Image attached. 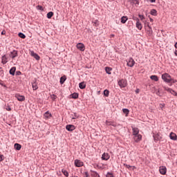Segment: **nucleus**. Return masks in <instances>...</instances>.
Segmentation results:
<instances>
[{
    "mask_svg": "<svg viewBox=\"0 0 177 177\" xmlns=\"http://www.w3.org/2000/svg\"><path fill=\"white\" fill-rule=\"evenodd\" d=\"M171 75L169 73H165L162 75V80L165 82L166 84H171Z\"/></svg>",
    "mask_w": 177,
    "mask_h": 177,
    "instance_id": "f257e3e1",
    "label": "nucleus"
},
{
    "mask_svg": "<svg viewBox=\"0 0 177 177\" xmlns=\"http://www.w3.org/2000/svg\"><path fill=\"white\" fill-rule=\"evenodd\" d=\"M118 85L120 88H125L128 85V82L126 80L122 79L118 81Z\"/></svg>",
    "mask_w": 177,
    "mask_h": 177,
    "instance_id": "f03ea898",
    "label": "nucleus"
},
{
    "mask_svg": "<svg viewBox=\"0 0 177 177\" xmlns=\"http://www.w3.org/2000/svg\"><path fill=\"white\" fill-rule=\"evenodd\" d=\"M128 67H133L135 66V60L133 58L130 57L126 60Z\"/></svg>",
    "mask_w": 177,
    "mask_h": 177,
    "instance_id": "7ed1b4c3",
    "label": "nucleus"
},
{
    "mask_svg": "<svg viewBox=\"0 0 177 177\" xmlns=\"http://www.w3.org/2000/svg\"><path fill=\"white\" fill-rule=\"evenodd\" d=\"M17 56H19V51H17L16 50H13L12 51H10L9 57L11 59H15V58L17 57Z\"/></svg>",
    "mask_w": 177,
    "mask_h": 177,
    "instance_id": "20e7f679",
    "label": "nucleus"
},
{
    "mask_svg": "<svg viewBox=\"0 0 177 177\" xmlns=\"http://www.w3.org/2000/svg\"><path fill=\"white\" fill-rule=\"evenodd\" d=\"M153 138L154 142H156V143H157V142H158L159 140H161V139H162V138L160 136V133H157L156 134L153 133Z\"/></svg>",
    "mask_w": 177,
    "mask_h": 177,
    "instance_id": "39448f33",
    "label": "nucleus"
},
{
    "mask_svg": "<svg viewBox=\"0 0 177 177\" xmlns=\"http://www.w3.org/2000/svg\"><path fill=\"white\" fill-rule=\"evenodd\" d=\"M159 172L161 175H166L167 174V167L160 166L159 167Z\"/></svg>",
    "mask_w": 177,
    "mask_h": 177,
    "instance_id": "423d86ee",
    "label": "nucleus"
},
{
    "mask_svg": "<svg viewBox=\"0 0 177 177\" xmlns=\"http://www.w3.org/2000/svg\"><path fill=\"white\" fill-rule=\"evenodd\" d=\"M75 167H77V168H80V167H84V162L78 159L75 160Z\"/></svg>",
    "mask_w": 177,
    "mask_h": 177,
    "instance_id": "0eeeda50",
    "label": "nucleus"
},
{
    "mask_svg": "<svg viewBox=\"0 0 177 177\" xmlns=\"http://www.w3.org/2000/svg\"><path fill=\"white\" fill-rule=\"evenodd\" d=\"M15 97L19 102H24L26 100V97L24 95H20V94H15Z\"/></svg>",
    "mask_w": 177,
    "mask_h": 177,
    "instance_id": "6e6552de",
    "label": "nucleus"
},
{
    "mask_svg": "<svg viewBox=\"0 0 177 177\" xmlns=\"http://www.w3.org/2000/svg\"><path fill=\"white\" fill-rule=\"evenodd\" d=\"M66 129L68 132H73L75 129V127L73 124H67L66 126Z\"/></svg>",
    "mask_w": 177,
    "mask_h": 177,
    "instance_id": "1a4fd4ad",
    "label": "nucleus"
},
{
    "mask_svg": "<svg viewBox=\"0 0 177 177\" xmlns=\"http://www.w3.org/2000/svg\"><path fill=\"white\" fill-rule=\"evenodd\" d=\"M136 28L138 30H142L143 28V25L142 23H140V21L139 20V18H136Z\"/></svg>",
    "mask_w": 177,
    "mask_h": 177,
    "instance_id": "9d476101",
    "label": "nucleus"
},
{
    "mask_svg": "<svg viewBox=\"0 0 177 177\" xmlns=\"http://www.w3.org/2000/svg\"><path fill=\"white\" fill-rule=\"evenodd\" d=\"M76 48H77L79 50H81V52H84V50H85V45L82 43H78L76 45Z\"/></svg>",
    "mask_w": 177,
    "mask_h": 177,
    "instance_id": "9b49d317",
    "label": "nucleus"
},
{
    "mask_svg": "<svg viewBox=\"0 0 177 177\" xmlns=\"http://www.w3.org/2000/svg\"><path fill=\"white\" fill-rule=\"evenodd\" d=\"M30 56L37 60H39V59H41V57H39L37 53L34 52V50L30 51Z\"/></svg>",
    "mask_w": 177,
    "mask_h": 177,
    "instance_id": "f8f14e48",
    "label": "nucleus"
},
{
    "mask_svg": "<svg viewBox=\"0 0 177 177\" xmlns=\"http://www.w3.org/2000/svg\"><path fill=\"white\" fill-rule=\"evenodd\" d=\"M133 140L136 142V143H139V142L142 140V135L138 134L137 136H134Z\"/></svg>",
    "mask_w": 177,
    "mask_h": 177,
    "instance_id": "ddd939ff",
    "label": "nucleus"
},
{
    "mask_svg": "<svg viewBox=\"0 0 177 177\" xmlns=\"http://www.w3.org/2000/svg\"><path fill=\"white\" fill-rule=\"evenodd\" d=\"M110 159V155L107 153H104L102 156V160H104V161H107Z\"/></svg>",
    "mask_w": 177,
    "mask_h": 177,
    "instance_id": "4468645a",
    "label": "nucleus"
},
{
    "mask_svg": "<svg viewBox=\"0 0 177 177\" xmlns=\"http://www.w3.org/2000/svg\"><path fill=\"white\" fill-rule=\"evenodd\" d=\"M132 131H133V135L134 136L139 135V129L138 127H132Z\"/></svg>",
    "mask_w": 177,
    "mask_h": 177,
    "instance_id": "2eb2a0df",
    "label": "nucleus"
},
{
    "mask_svg": "<svg viewBox=\"0 0 177 177\" xmlns=\"http://www.w3.org/2000/svg\"><path fill=\"white\" fill-rule=\"evenodd\" d=\"M169 138L171 140H177V136L174 132L170 133Z\"/></svg>",
    "mask_w": 177,
    "mask_h": 177,
    "instance_id": "dca6fc26",
    "label": "nucleus"
},
{
    "mask_svg": "<svg viewBox=\"0 0 177 177\" xmlns=\"http://www.w3.org/2000/svg\"><path fill=\"white\" fill-rule=\"evenodd\" d=\"M1 63L2 64H6V63H8V57H6V55L1 57Z\"/></svg>",
    "mask_w": 177,
    "mask_h": 177,
    "instance_id": "f3484780",
    "label": "nucleus"
},
{
    "mask_svg": "<svg viewBox=\"0 0 177 177\" xmlns=\"http://www.w3.org/2000/svg\"><path fill=\"white\" fill-rule=\"evenodd\" d=\"M79 88L80 89H85V88H86V83L85 82L79 83Z\"/></svg>",
    "mask_w": 177,
    "mask_h": 177,
    "instance_id": "a211bd4d",
    "label": "nucleus"
},
{
    "mask_svg": "<svg viewBox=\"0 0 177 177\" xmlns=\"http://www.w3.org/2000/svg\"><path fill=\"white\" fill-rule=\"evenodd\" d=\"M9 74H10V75H15V74H16V67L15 66H13L10 69Z\"/></svg>",
    "mask_w": 177,
    "mask_h": 177,
    "instance_id": "6ab92c4d",
    "label": "nucleus"
},
{
    "mask_svg": "<svg viewBox=\"0 0 177 177\" xmlns=\"http://www.w3.org/2000/svg\"><path fill=\"white\" fill-rule=\"evenodd\" d=\"M44 116L46 120H48L50 118V117H52V113H50L49 111H47L46 112L44 113Z\"/></svg>",
    "mask_w": 177,
    "mask_h": 177,
    "instance_id": "aec40b11",
    "label": "nucleus"
},
{
    "mask_svg": "<svg viewBox=\"0 0 177 177\" xmlns=\"http://www.w3.org/2000/svg\"><path fill=\"white\" fill-rule=\"evenodd\" d=\"M112 71H113V68L109 67V66L105 67V71L106 74H109V75H111Z\"/></svg>",
    "mask_w": 177,
    "mask_h": 177,
    "instance_id": "412c9836",
    "label": "nucleus"
},
{
    "mask_svg": "<svg viewBox=\"0 0 177 177\" xmlns=\"http://www.w3.org/2000/svg\"><path fill=\"white\" fill-rule=\"evenodd\" d=\"M106 124L108 126L114 127L115 128V127H117V124H115V122H110L109 120L106 121Z\"/></svg>",
    "mask_w": 177,
    "mask_h": 177,
    "instance_id": "4be33fe9",
    "label": "nucleus"
},
{
    "mask_svg": "<svg viewBox=\"0 0 177 177\" xmlns=\"http://www.w3.org/2000/svg\"><path fill=\"white\" fill-rule=\"evenodd\" d=\"M92 177H100L99 173L96 171L91 170Z\"/></svg>",
    "mask_w": 177,
    "mask_h": 177,
    "instance_id": "5701e85b",
    "label": "nucleus"
},
{
    "mask_svg": "<svg viewBox=\"0 0 177 177\" xmlns=\"http://www.w3.org/2000/svg\"><path fill=\"white\" fill-rule=\"evenodd\" d=\"M150 79L152 81H155V82H158V76L156 75H153L150 76Z\"/></svg>",
    "mask_w": 177,
    "mask_h": 177,
    "instance_id": "b1692460",
    "label": "nucleus"
},
{
    "mask_svg": "<svg viewBox=\"0 0 177 177\" xmlns=\"http://www.w3.org/2000/svg\"><path fill=\"white\" fill-rule=\"evenodd\" d=\"M127 21H128V17L123 16L121 17L120 21L122 24H125V23H127Z\"/></svg>",
    "mask_w": 177,
    "mask_h": 177,
    "instance_id": "393cba45",
    "label": "nucleus"
},
{
    "mask_svg": "<svg viewBox=\"0 0 177 177\" xmlns=\"http://www.w3.org/2000/svg\"><path fill=\"white\" fill-rule=\"evenodd\" d=\"M66 80H67V77L65 75L61 77L60 80H59L61 85H63V84H64V82H66Z\"/></svg>",
    "mask_w": 177,
    "mask_h": 177,
    "instance_id": "a878e982",
    "label": "nucleus"
},
{
    "mask_svg": "<svg viewBox=\"0 0 177 177\" xmlns=\"http://www.w3.org/2000/svg\"><path fill=\"white\" fill-rule=\"evenodd\" d=\"M72 120H77L80 118V115H77V113L74 112L73 114H71Z\"/></svg>",
    "mask_w": 177,
    "mask_h": 177,
    "instance_id": "bb28decb",
    "label": "nucleus"
},
{
    "mask_svg": "<svg viewBox=\"0 0 177 177\" xmlns=\"http://www.w3.org/2000/svg\"><path fill=\"white\" fill-rule=\"evenodd\" d=\"M14 147H15V150H21V145H20L19 143H15L14 145Z\"/></svg>",
    "mask_w": 177,
    "mask_h": 177,
    "instance_id": "cd10ccee",
    "label": "nucleus"
},
{
    "mask_svg": "<svg viewBox=\"0 0 177 177\" xmlns=\"http://www.w3.org/2000/svg\"><path fill=\"white\" fill-rule=\"evenodd\" d=\"M72 99H78L80 94L78 93H73L71 95Z\"/></svg>",
    "mask_w": 177,
    "mask_h": 177,
    "instance_id": "c85d7f7f",
    "label": "nucleus"
},
{
    "mask_svg": "<svg viewBox=\"0 0 177 177\" xmlns=\"http://www.w3.org/2000/svg\"><path fill=\"white\" fill-rule=\"evenodd\" d=\"M163 88L165 91H167V92H169V93H172V92H174V90L169 87L163 86Z\"/></svg>",
    "mask_w": 177,
    "mask_h": 177,
    "instance_id": "c756f323",
    "label": "nucleus"
},
{
    "mask_svg": "<svg viewBox=\"0 0 177 177\" xmlns=\"http://www.w3.org/2000/svg\"><path fill=\"white\" fill-rule=\"evenodd\" d=\"M163 88L165 91H167V92H169V93H172V92H174V90L169 87L163 86Z\"/></svg>",
    "mask_w": 177,
    "mask_h": 177,
    "instance_id": "7c9ffc66",
    "label": "nucleus"
},
{
    "mask_svg": "<svg viewBox=\"0 0 177 177\" xmlns=\"http://www.w3.org/2000/svg\"><path fill=\"white\" fill-rule=\"evenodd\" d=\"M32 88L33 91H37L38 89V84L35 82L32 83Z\"/></svg>",
    "mask_w": 177,
    "mask_h": 177,
    "instance_id": "2f4dec72",
    "label": "nucleus"
},
{
    "mask_svg": "<svg viewBox=\"0 0 177 177\" xmlns=\"http://www.w3.org/2000/svg\"><path fill=\"white\" fill-rule=\"evenodd\" d=\"M131 5H139V1L138 0H129Z\"/></svg>",
    "mask_w": 177,
    "mask_h": 177,
    "instance_id": "473e14b6",
    "label": "nucleus"
},
{
    "mask_svg": "<svg viewBox=\"0 0 177 177\" xmlns=\"http://www.w3.org/2000/svg\"><path fill=\"white\" fill-rule=\"evenodd\" d=\"M150 15H151L152 16H157V10L156 9L151 10Z\"/></svg>",
    "mask_w": 177,
    "mask_h": 177,
    "instance_id": "72a5a7b5",
    "label": "nucleus"
},
{
    "mask_svg": "<svg viewBox=\"0 0 177 177\" xmlns=\"http://www.w3.org/2000/svg\"><path fill=\"white\" fill-rule=\"evenodd\" d=\"M53 12L50 11L47 13V19H52V17H53Z\"/></svg>",
    "mask_w": 177,
    "mask_h": 177,
    "instance_id": "f704fd0d",
    "label": "nucleus"
},
{
    "mask_svg": "<svg viewBox=\"0 0 177 177\" xmlns=\"http://www.w3.org/2000/svg\"><path fill=\"white\" fill-rule=\"evenodd\" d=\"M122 111H123L124 114L126 115V117H128V115L129 114V109L124 108L122 109Z\"/></svg>",
    "mask_w": 177,
    "mask_h": 177,
    "instance_id": "c9c22d12",
    "label": "nucleus"
},
{
    "mask_svg": "<svg viewBox=\"0 0 177 177\" xmlns=\"http://www.w3.org/2000/svg\"><path fill=\"white\" fill-rule=\"evenodd\" d=\"M18 36L22 39H26V35L23 32H19Z\"/></svg>",
    "mask_w": 177,
    "mask_h": 177,
    "instance_id": "e433bc0d",
    "label": "nucleus"
},
{
    "mask_svg": "<svg viewBox=\"0 0 177 177\" xmlns=\"http://www.w3.org/2000/svg\"><path fill=\"white\" fill-rule=\"evenodd\" d=\"M109 95H110V91L108 89H105L104 91V96H106V97H109Z\"/></svg>",
    "mask_w": 177,
    "mask_h": 177,
    "instance_id": "4c0bfd02",
    "label": "nucleus"
},
{
    "mask_svg": "<svg viewBox=\"0 0 177 177\" xmlns=\"http://www.w3.org/2000/svg\"><path fill=\"white\" fill-rule=\"evenodd\" d=\"M62 172L64 175V176H66V177L68 176V171H67V170L62 169Z\"/></svg>",
    "mask_w": 177,
    "mask_h": 177,
    "instance_id": "58836bf2",
    "label": "nucleus"
},
{
    "mask_svg": "<svg viewBox=\"0 0 177 177\" xmlns=\"http://www.w3.org/2000/svg\"><path fill=\"white\" fill-rule=\"evenodd\" d=\"M124 166L126 168H128V169H129L130 168H133V169H135L136 168V167H135V166H131V165H127V164H124Z\"/></svg>",
    "mask_w": 177,
    "mask_h": 177,
    "instance_id": "ea45409f",
    "label": "nucleus"
},
{
    "mask_svg": "<svg viewBox=\"0 0 177 177\" xmlns=\"http://www.w3.org/2000/svg\"><path fill=\"white\" fill-rule=\"evenodd\" d=\"M50 99H52V100L53 102H55V100H56V99H57V95H55V94H53V95H50Z\"/></svg>",
    "mask_w": 177,
    "mask_h": 177,
    "instance_id": "a19ab883",
    "label": "nucleus"
},
{
    "mask_svg": "<svg viewBox=\"0 0 177 177\" xmlns=\"http://www.w3.org/2000/svg\"><path fill=\"white\" fill-rule=\"evenodd\" d=\"M147 27L149 28V30H148V32H149V34H151V32H153V30L151 29V26H150L149 23H147Z\"/></svg>",
    "mask_w": 177,
    "mask_h": 177,
    "instance_id": "79ce46f5",
    "label": "nucleus"
},
{
    "mask_svg": "<svg viewBox=\"0 0 177 177\" xmlns=\"http://www.w3.org/2000/svg\"><path fill=\"white\" fill-rule=\"evenodd\" d=\"M106 177H114V174H113V173L111 172H107Z\"/></svg>",
    "mask_w": 177,
    "mask_h": 177,
    "instance_id": "37998d69",
    "label": "nucleus"
},
{
    "mask_svg": "<svg viewBox=\"0 0 177 177\" xmlns=\"http://www.w3.org/2000/svg\"><path fill=\"white\" fill-rule=\"evenodd\" d=\"M5 73H3V70H2V67H0V77H3Z\"/></svg>",
    "mask_w": 177,
    "mask_h": 177,
    "instance_id": "c03bdc74",
    "label": "nucleus"
},
{
    "mask_svg": "<svg viewBox=\"0 0 177 177\" xmlns=\"http://www.w3.org/2000/svg\"><path fill=\"white\" fill-rule=\"evenodd\" d=\"M176 82H177V80H175V79H174V78H171V82H170V84H176Z\"/></svg>",
    "mask_w": 177,
    "mask_h": 177,
    "instance_id": "a18cd8bd",
    "label": "nucleus"
},
{
    "mask_svg": "<svg viewBox=\"0 0 177 177\" xmlns=\"http://www.w3.org/2000/svg\"><path fill=\"white\" fill-rule=\"evenodd\" d=\"M159 107L160 110H163L164 107H165V104H160Z\"/></svg>",
    "mask_w": 177,
    "mask_h": 177,
    "instance_id": "49530a36",
    "label": "nucleus"
},
{
    "mask_svg": "<svg viewBox=\"0 0 177 177\" xmlns=\"http://www.w3.org/2000/svg\"><path fill=\"white\" fill-rule=\"evenodd\" d=\"M6 110H7V111H12V108H10V105H7Z\"/></svg>",
    "mask_w": 177,
    "mask_h": 177,
    "instance_id": "de8ad7c7",
    "label": "nucleus"
},
{
    "mask_svg": "<svg viewBox=\"0 0 177 177\" xmlns=\"http://www.w3.org/2000/svg\"><path fill=\"white\" fill-rule=\"evenodd\" d=\"M94 26H95V27H97V26H99V21L95 20V21H94Z\"/></svg>",
    "mask_w": 177,
    "mask_h": 177,
    "instance_id": "09e8293b",
    "label": "nucleus"
},
{
    "mask_svg": "<svg viewBox=\"0 0 177 177\" xmlns=\"http://www.w3.org/2000/svg\"><path fill=\"white\" fill-rule=\"evenodd\" d=\"M139 18L140 20H145V15H138Z\"/></svg>",
    "mask_w": 177,
    "mask_h": 177,
    "instance_id": "8fccbe9b",
    "label": "nucleus"
},
{
    "mask_svg": "<svg viewBox=\"0 0 177 177\" xmlns=\"http://www.w3.org/2000/svg\"><path fill=\"white\" fill-rule=\"evenodd\" d=\"M37 9L39 10H44V8L42 7V6H37Z\"/></svg>",
    "mask_w": 177,
    "mask_h": 177,
    "instance_id": "3c124183",
    "label": "nucleus"
},
{
    "mask_svg": "<svg viewBox=\"0 0 177 177\" xmlns=\"http://www.w3.org/2000/svg\"><path fill=\"white\" fill-rule=\"evenodd\" d=\"M3 161V155L0 154V162Z\"/></svg>",
    "mask_w": 177,
    "mask_h": 177,
    "instance_id": "603ef678",
    "label": "nucleus"
},
{
    "mask_svg": "<svg viewBox=\"0 0 177 177\" xmlns=\"http://www.w3.org/2000/svg\"><path fill=\"white\" fill-rule=\"evenodd\" d=\"M171 95H174V96H177L176 91H174V92L170 93Z\"/></svg>",
    "mask_w": 177,
    "mask_h": 177,
    "instance_id": "864d4df0",
    "label": "nucleus"
},
{
    "mask_svg": "<svg viewBox=\"0 0 177 177\" xmlns=\"http://www.w3.org/2000/svg\"><path fill=\"white\" fill-rule=\"evenodd\" d=\"M16 75H21V72L20 71H17Z\"/></svg>",
    "mask_w": 177,
    "mask_h": 177,
    "instance_id": "5fc2aeb1",
    "label": "nucleus"
},
{
    "mask_svg": "<svg viewBox=\"0 0 177 177\" xmlns=\"http://www.w3.org/2000/svg\"><path fill=\"white\" fill-rule=\"evenodd\" d=\"M85 177H89V173L88 171L84 172Z\"/></svg>",
    "mask_w": 177,
    "mask_h": 177,
    "instance_id": "6e6d98bb",
    "label": "nucleus"
},
{
    "mask_svg": "<svg viewBox=\"0 0 177 177\" xmlns=\"http://www.w3.org/2000/svg\"><path fill=\"white\" fill-rule=\"evenodd\" d=\"M136 93H139L140 92V90L139 88H137L136 91H135Z\"/></svg>",
    "mask_w": 177,
    "mask_h": 177,
    "instance_id": "4d7b16f0",
    "label": "nucleus"
},
{
    "mask_svg": "<svg viewBox=\"0 0 177 177\" xmlns=\"http://www.w3.org/2000/svg\"><path fill=\"white\" fill-rule=\"evenodd\" d=\"M156 95H158V96H161V95H160V90H158V91H156Z\"/></svg>",
    "mask_w": 177,
    "mask_h": 177,
    "instance_id": "13d9d810",
    "label": "nucleus"
},
{
    "mask_svg": "<svg viewBox=\"0 0 177 177\" xmlns=\"http://www.w3.org/2000/svg\"><path fill=\"white\" fill-rule=\"evenodd\" d=\"M151 3H154L156 2V0H149Z\"/></svg>",
    "mask_w": 177,
    "mask_h": 177,
    "instance_id": "bf43d9fd",
    "label": "nucleus"
},
{
    "mask_svg": "<svg viewBox=\"0 0 177 177\" xmlns=\"http://www.w3.org/2000/svg\"><path fill=\"white\" fill-rule=\"evenodd\" d=\"M114 37H115V35L114 34H111V35H110V37H111V38H114Z\"/></svg>",
    "mask_w": 177,
    "mask_h": 177,
    "instance_id": "052dcab7",
    "label": "nucleus"
},
{
    "mask_svg": "<svg viewBox=\"0 0 177 177\" xmlns=\"http://www.w3.org/2000/svg\"><path fill=\"white\" fill-rule=\"evenodd\" d=\"M6 33V32H5V30H3V31L1 32V35H5Z\"/></svg>",
    "mask_w": 177,
    "mask_h": 177,
    "instance_id": "680f3d73",
    "label": "nucleus"
},
{
    "mask_svg": "<svg viewBox=\"0 0 177 177\" xmlns=\"http://www.w3.org/2000/svg\"><path fill=\"white\" fill-rule=\"evenodd\" d=\"M0 85H1V86H4L5 88H6V85H5V84H2L1 82H0Z\"/></svg>",
    "mask_w": 177,
    "mask_h": 177,
    "instance_id": "e2e57ef3",
    "label": "nucleus"
},
{
    "mask_svg": "<svg viewBox=\"0 0 177 177\" xmlns=\"http://www.w3.org/2000/svg\"><path fill=\"white\" fill-rule=\"evenodd\" d=\"M149 20H150L151 23H153V21H154V20L152 18H149Z\"/></svg>",
    "mask_w": 177,
    "mask_h": 177,
    "instance_id": "0e129e2a",
    "label": "nucleus"
}]
</instances>
